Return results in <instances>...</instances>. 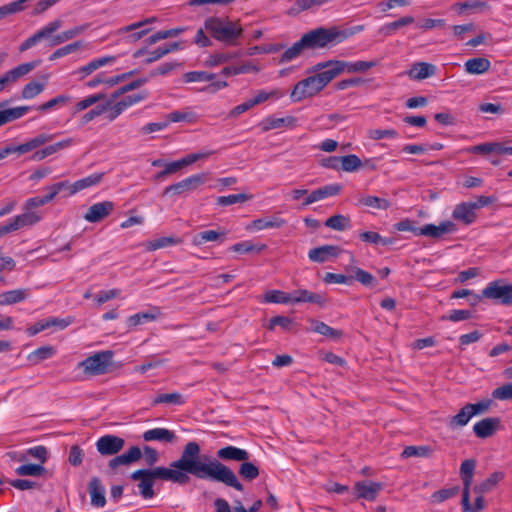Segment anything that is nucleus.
<instances>
[{
	"mask_svg": "<svg viewBox=\"0 0 512 512\" xmlns=\"http://www.w3.org/2000/svg\"><path fill=\"white\" fill-rule=\"evenodd\" d=\"M206 180L205 174L191 175L175 184L167 186L164 190V195L173 194L180 195L196 190Z\"/></svg>",
	"mask_w": 512,
	"mask_h": 512,
	"instance_id": "10",
	"label": "nucleus"
},
{
	"mask_svg": "<svg viewBox=\"0 0 512 512\" xmlns=\"http://www.w3.org/2000/svg\"><path fill=\"white\" fill-rule=\"evenodd\" d=\"M75 144V140L73 138L62 139L54 144L47 145L42 149H38L31 156V160L33 161H42L45 158L67 148H70Z\"/></svg>",
	"mask_w": 512,
	"mask_h": 512,
	"instance_id": "20",
	"label": "nucleus"
},
{
	"mask_svg": "<svg viewBox=\"0 0 512 512\" xmlns=\"http://www.w3.org/2000/svg\"><path fill=\"white\" fill-rule=\"evenodd\" d=\"M89 494L91 497V504L95 507L101 508L106 504L105 488L97 477H93L89 482Z\"/></svg>",
	"mask_w": 512,
	"mask_h": 512,
	"instance_id": "28",
	"label": "nucleus"
},
{
	"mask_svg": "<svg viewBox=\"0 0 512 512\" xmlns=\"http://www.w3.org/2000/svg\"><path fill=\"white\" fill-rule=\"evenodd\" d=\"M198 119V115L193 112L190 108L185 110H176L167 115L168 123H177V122H188L195 123Z\"/></svg>",
	"mask_w": 512,
	"mask_h": 512,
	"instance_id": "43",
	"label": "nucleus"
},
{
	"mask_svg": "<svg viewBox=\"0 0 512 512\" xmlns=\"http://www.w3.org/2000/svg\"><path fill=\"white\" fill-rule=\"evenodd\" d=\"M491 62L485 57L470 58L465 61L464 69L470 75H482L489 71Z\"/></svg>",
	"mask_w": 512,
	"mask_h": 512,
	"instance_id": "31",
	"label": "nucleus"
},
{
	"mask_svg": "<svg viewBox=\"0 0 512 512\" xmlns=\"http://www.w3.org/2000/svg\"><path fill=\"white\" fill-rule=\"evenodd\" d=\"M204 28L216 41L229 46L237 45L244 32L240 22L229 17H208Z\"/></svg>",
	"mask_w": 512,
	"mask_h": 512,
	"instance_id": "3",
	"label": "nucleus"
},
{
	"mask_svg": "<svg viewBox=\"0 0 512 512\" xmlns=\"http://www.w3.org/2000/svg\"><path fill=\"white\" fill-rule=\"evenodd\" d=\"M124 439L115 435H105L96 442L97 450L102 455H114L124 446Z\"/></svg>",
	"mask_w": 512,
	"mask_h": 512,
	"instance_id": "16",
	"label": "nucleus"
},
{
	"mask_svg": "<svg viewBox=\"0 0 512 512\" xmlns=\"http://www.w3.org/2000/svg\"><path fill=\"white\" fill-rule=\"evenodd\" d=\"M28 0H16L0 7V19L24 10V3Z\"/></svg>",
	"mask_w": 512,
	"mask_h": 512,
	"instance_id": "56",
	"label": "nucleus"
},
{
	"mask_svg": "<svg viewBox=\"0 0 512 512\" xmlns=\"http://www.w3.org/2000/svg\"><path fill=\"white\" fill-rule=\"evenodd\" d=\"M264 301L267 303L288 304L291 303L290 293L280 290H269L264 295Z\"/></svg>",
	"mask_w": 512,
	"mask_h": 512,
	"instance_id": "52",
	"label": "nucleus"
},
{
	"mask_svg": "<svg viewBox=\"0 0 512 512\" xmlns=\"http://www.w3.org/2000/svg\"><path fill=\"white\" fill-rule=\"evenodd\" d=\"M213 153H214V151H212V150H206V151L188 154L179 160H176V161H173L170 163H166L165 168H164V173H167V175L173 174L184 166H188V165L195 163L196 161L208 158Z\"/></svg>",
	"mask_w": 512,
	"mask_h": 512,
	"instance_id": "14",
	"label": "nucleus"
},
{
	"mask_svg": "<svg viewBox=\"0 0 512 512\" xmlns=\"http://www.w3.org/2000/svg\"><path fill=\"white\" fill-rule=\"evenodd\" d=\"M368 137L372 140L397 139L399 133L394 129H370Z\"/></svg>",
	"mask_w": 512,
	"mask_h": 512,
	"instance_id": "58",
	"label": "nucleus"
},
{
	"mask_svg": "<svg viewBox=\"0 0 512 512\" xmlns=\"http://www.w3.org/2000/svg\"><path fill=\"white\" fill-rule=\"evenodd\" d=\"M325 226L335 231H345L351 228V221L348 216L337 214L329 217Z\"/></svg>",
	"mask_w": 512,
	"mask_h": 512,
	"instance_id": "45",
	"label": "nucleus"
},
{
	"mask_svg": "<svg viewBox=\"0 0 512 512\" xmlns=\"http://www.w3.org/2000/svg\"><path fill=\"white\" fill-rule=\"evenodd\" d=\"M215 78V74L206 71H189L183 76V80L186 83L192 82H208Z\"/></svg>",
	"mask_w": 512,
	"mask_h": 512,
	"instance_id": "53",
	"label": "nucleus"
},
{
	"mask_svg": "<svg viewBox=\"0 0 512 512\" xmlns=\"http://www.w3.org/2000/svg\"><path fill=\"white\" fill-rule=\"evenodd\" d=\"M148 96L147 91H143L137 94L127 95L121 100L114 104L107 103V118L109 121H114L118 118L126 109L129 107L145 100Z\"/></svg>",
	"mask_w": 512,
	"mask_h": 512,
	"instance_id": "8",
	"label": "nucleus"
},
{
	"mask_svg": "<svg viewBox=\"0 0 512 512\" xmlns=\"http://www.w3.org/2000/svg\"><path fill=\"white\" fill-rule=\"evenodd\" d=\"M28 296L27 290L15 289L0 294V305H12L25 300Z\"/></svg>",
	"mask_w": 512,
	"mask_h": 512,
	"instance_id": "41",
	"label": "nucleus"
},
{
	"mask_svg": "<svg viewBox=\"0 0 512 512\" xmlns=\"http://www.w3.org/2000/svg\"><path fill=\"white\" fill-rule=\"evenodd\" d=\"M500 424L497 417L484 418L473 425V432L478 438H488L494 434Z\"/></svg>",
	"mask_w": 512,
	"mask_h": 512,
	"instance_id": "23",
	"label": "nucleus"
},
{
	"mask_svg": "<svg viewBox=\"0 0 512 512\" xmlns=\"http://www.w3.org/2000/svg\"><path fill=\"white\" fill-rule=\"evenodd\" d=\"M363 29V25L354 26L349 29H339L335 26L328 28L319 27L305 33L302 36V42L305 43L308 50L323 49L342 43Z\"/></svg>",
	"mask_w": 512,
	"mask_h": 512,
	"instance_id": "2",
	"label": "nucleus"
},
{
	"mask_svg": "<svg viewBox=\"0 0 512 512\" xmlns=\"http://www.w3.org/2000/svg\"><path fill=\"white\" fill-rule=\"evenodd\" d=\"M482 297L496 301L497 303L505 306H511L512 284H505L504 280L501 279L492 281L482 290L481 295L473 296L471 304L476 305Z\"/></svg>",
	"mask_w": 512,
	"mask_h": 512,
	"instance_id": "4",
	"label": "nucleus"
},
{
	"mask_svg": "<svg viewBox=\"0 0 512 512\" xmlns=\"http://www.w3.org/2000/svg\"><path fill=\"white\" fill-rule=\"evenodd\" d=\"M452 218L465 225H470L476 220V212L471 202L457 204L452 212Z\"/></svg>",
	"mask_w": 512,
	"mask_h": 512,
	"instance_id": "22",
	"label": "nucleus"
},
{
	"mask_svg": "<svg viewBox=\"0 0 512 512\" xmlns=\"http://www.w3.org/2000/svg\"><path fill=\"white\" fill-rule=\"evenodd\" d=\"M463 482L462 509L464 512H475L470 504V487L473 482V476L461 475Z\"/></svg>",
	"mask_w": 512,
	"mask_h": 512,
	"instance_id": "47",
	"label": "nucleus"
},
{
	"mask_svg": "<svg viewBox=\"0 0 512 512\" xmlns=\"http://www.w3.org/2000/svg\"><path fill=\"white\" fill-rule=\"evenodd\" d=\"M456 231V225L452 221H443L439 225L426 224L419 228L418 236H427L430 238H440L444 234Z\"/></svg>",
	"mask_w": 512,
	"mask_h": 512,
	"instance_id": "19",
	"label": "nucleus"
},
{
	"mask_svg": "<svg viewBox=\"0 0 512 512\" xmlns=\"http://www.w3.org/2000/svg\"><path fill=\"white\" fill-rule=\"evenodd\" d=\"M311 331L329 338H336L340 336V332L324 322L318 320H311Z\"/></svg>",
	"mask_w": 512,
	"mask_h": 512,
	"instance_id": "49",
	"label": "nucleus"
},
{
	"mask_svg": "<svg viewBox=\"0 0 512 512\" xmlns=\"http://www.w3.org/2000/svg\"><path fill=\"white\" fill-rule=\"evenodd\" d=\"M113 356L111 350L99 351L79 362L78 367L88 376L103 375L112 364Z\"/></svg>",
	"mask_w": 512,
	"mask_h": 512,
	"instance_id": "5",
	"label": "nucleus"
},
{
	"mask_svg": "<svg viewBox=\"0 0 512 512\" xmlns=\"http://www.w3.org/2000/svg\"><path fill=\"white\" fill-rule=\"evenodd\" d=\"M359 204L365 207L374 208L377 210H387L390 208L391 203L385 198L377 196L366 195L359 199Z\"/></svg>",
	"mask_w": 512,
	"mask_h": 512,
	"instance_id": "44",
	"label": "nucleus"
},
{
	"mask_svg": "<svg viewBox=\"0 0 512 512\" xmlns=\"http://www.w3.org/2000/svg\"><path fill=\"white\" fill-rule=\"evenodd\" d=\"M291 303H314L323 305L326 299L323 295L310 292L306 289H300L290 293Z\"/></svg>",
	"mask_w": 512,
	"mask_h": 512,
	"instance_id": "30",
	"label": "nucleus"
},
{
	"mask_svg": "<svg viewBox=\"0 0 512 512\" xmlns=\"http://www.w3.org/2000/svg\"><path fill=\"white\" fill-rule=\"evenodd\" d=\"M225 239V232H218L215 230L201 231L193 236L192 244L195 246H201L207 242L220 241L223 242Z\"/></svg>",
	"mask_w": 512,
	"mask_h": 512,
	"instance_id": "36",
	"label": "nucleus"
},
{
	"mask_svg": "<svg viewBox=\"0 0 512 512\" xmlns=\"http://www.w3.org/2000/svg\"><path fill=\"white\" fill-rule=\"evenodd\" d=\"M382 489L383 484L380 482L370 480L358 481L354 485L355 498L367 501H375Z\"/></svg>",
	"mask_w": 512,
	"mask_h": 512,
	"instance_id": "12",
	"label": "nucleus"
},
{
	"mask_svg": "<svg viewBox=\"0 0 512 512\" xmlns=\"http://www.w3.org/2000/svg\"><path fill=\"white\" fill-rule=\"evenodd\" d=\"M239 467V475L245 479L252 481L259 476V468L252 462L242 461Z\"/></svg>",
	"mask_w": 512,
	"mask_h": 512,
	"instance_id": "54",
	"label": "nucleus"
},
{
	"mask_svg": "<svg viewBox=\"0 0 512 512\" xmlns=\"http://www.w3.org/2000/svg\"><path fill=\"white\" fill-rule=\"evenodd\" d=\"M257 71H258V69L256 66H254L250 63H247V64H243V65L224 67L221 70L220 75H222L224 77H229V76H233V75H240V74H245V73H249V72H257Z\"/></svg>",
	"mask_w": 512,
	"mask_h": 512,
	"instance_id": "51",
	"label": "nucleus"
},
{
	"mask_svg": "<svg viewBox=\"0 0 512 512\" xmlns=\"http://www.w3.org/2000/svg\"><path fill=\"white\" fill-rule=\"evenodd\" d=\"M15 472L19 476L39 477V476H43L47 472V470L41 464L28 463V464H23V465L18 466L15 469Z\"/></svg>",
	"mask_w": 512,
	"mask_h": 512,
	"instance_id": "46",
	"label": "nucleus"
},
{
	"mask_svg": "<svg viewBox=\"0 0 512 512\" xmlns=\"http://www.w3.org/2000/svg\"><path fill=\"white\" fill-rule=\"evenodd\" d=\"M324 88L315 75L299 81L292 89L290 98L293 102H300L318 94Z\"/></svg>",
	"mask_w": 512,
	"mask_h": 512,
	"instance_id": "7",
	"label": "nucleus"
},
{
	"mask_svg": "<svg viewBox=\"0 0 512 512\" xmlns=\"http://www.w3.org/2000/svg\"><path fill=\"white\" fill-rule=\"evenodd\" d=\"M430 449L427 446H407L404 448L401 456L403 458L410 457H426L429 455Z\"/></svg>",
	"mask_w": 512,
	"mask_h": 512,
	"instance_id": "63",
	"label": "nucleus"
},
{
	"mask_svg": "<svg viewBox=\"0 0 512 512\" xmlns=\"http://www.w3.org/2000/svg\"><path fill=\"white\" fill-rule=\"evenodd\" d=\"M142 438L146 442L159 441L164 443H172L176 439V435L173 431L167 428H153L145 431L142 434Z\"/></svg>",
	"mask_w": 512,
	"mask_h": 512,
	"instance_id": "26",
	"label": "nucleus"
},
{
	"mask_svg": "<svg viewBox=\"0 0 512 512\" xmlns=\"http://www.w3.org/2000/svg\"><path fill=\"white\" fill-rule=\"evenodd\" d=\"M285 225V220L279 217H264L253 220L247 229L250 231H261L265 229L281 228Z\"/></svg>",
	"mask_w": 512,
	"mask_h": 512,
	"instance_id": "33",
	"label": "nucleus"
},
{
	"mask_svg": "<svg viewBox=\"0 0 512 512\" xmlns=\"http://www.w3.org/2000/svg\"><path fill=\"white\" fill-rule=\"evenodd\" d=\"M305 49H307V48L305 46V43L302 42V37H301L300 40L295 42L291 47H289L288 49H286L284 51V53L282 54V56L280 58V62L287 63V62H290V61L296 59L297 57L300 56L302 51Z\"/></svg>",
	"mask_w": 512,
	"mask_h": 512,
	"instance_id": "48",
	"label": "nucleus"
},
{
	"mask_svg": "<svg viewBox=\"0 0 512 512\" xmlns=\"http://www.w3.org/2000/svg\"><path fill=\"white\" fill-rule=\"evenodd\" d=\"M25 455L30 456L39 461L38 464L43 465L48 458V450L45 446H34L26 450Z\"/></svg>",
	"mask_w": 512,
	"mask_h": 512,
	"instance_id": "64",
	"label": "nucleus"
},
{
	"mask_svg": "<svg viewBox=\"0 0 512 512\" xmlns=\"http://www.w3.org/2000/svg\"><path fill=\"white\" fill-rule=\"evenodd\" d=\"M338 253V247L333 245H324L311 249L308 253V257L313 262L324 263L329 258L338 256Z\"/></svg>",
	"mask_w": 512,
	"mask_h": 512,
	"instance_id": "27",
	"label": "nucleus"
},
{
	"mask_svg": "<svg viewBox=\"0 0 512 512\" xmlns=\"http://www.w3.org/2000/svg\"><path fill=\"white\" fill-rule=\"evenodd\" d=\"M44 83L31 81L27 83L22 90V98L32 99L39 95L44 90Z\"/></svg>",
	"mask_w": 512,
	"mask_h": 512,
	"instance_id": "59",
	"label": "nucleus"
},
{
	"mask_svg": "<svg viewBox=\"0 0 512 512\" xmlns=\"http://www.w3.org/2000/svg\"><path fill=\"white\" fill-rule=\"evenodd\" d=\"M116 60H117V56H114V55L101 56V57L92 59L91 61H89L87 64H85L83 66H80L79 68H77V70L74 73L80 79H85L89 75H91L93 72H95L96 70H98L104 66L114 64L116 62Z\"/></svg>",
	"mask_w": 512,
	"mask_h": 512,
	"instance_id": "13",
	"label": "nucleus"
},
{
	"mask_svg": "<svg viewBox=\"0 0 512 512\" xmlns=\"http://www.w3.org/2000/svg\"><path fill=\"white\" fill-rule=\"evenodd\" d=\"M313 71L317 72L315 76L323 88L343 72L341 68V61L339 60H329L318 63L313 67Z\"/></svg>",
	"mask_w": 512,
	"mask_h": 512,
	"instance_id": "9",
	"label": "nucleus"
},
{
	"mask_svg": "<svg viewBox=\"0 0 512 512\" xmlns=\"http://www.w3.org/2000/svg\"><path fill=\"white\" fill-rule=\"evenodd\" d=\"M378 65V61L371 60V61H355V62H345L341 61V68L342 71H347L349 73H363L368 71L371 68H374Z\"/></svg>",
	"mask_w": 512,
	"mask_h": 512,
	"instance_id": "38",
	"label": "nucleus"
},
{
	"mask_svg": "<svg viewBox=\"0 0 512 512\" xmlns=\"http://www.w3.org/2000/svg\"><path fill=\"white\" fill-rule=\"evenodd\" d=\"M158 21L157 17H148V18H145L143 20H140V21H137V22H134L132 24H129L127 26H124V27H121L117 30V35H122V34H125V33H129L131 31H135L137 29H140V28H147L146 26L147 25H151V24H154Z\"/></svg>",
	"mask_w": 512,
	"mask_h": 512,
	"instance_id": "55",
	"label": "nucleus"
},
{
	"mask_svg": "<svg viewBox=\"0 0 512 512\" xmlns=\"http://www.w3.org/2000/svg\"><path fill=\"white\" fill-rule=\"evenodd\" d=\"M334 162H340L341 168L345 172H354L361 167V160L355 154H349L346 156H339L332 158Z\"/></svg>",
	"mask_w": 512,
	"mask_h": 512,
	"instance_id": "42",
	"label": "nucleus"
},
{
	"mask_svg": "<svg viewBox=\"0 0 512 512\" xmlns=\"http://www.w3.org/2000/svg\"><path fill=\"white\" fill-rule=\"evenodd\" d=\"M436 66L427 62H416L407 71L409 78L413 80H423L436 74Z\"/></svg>",
	"mask_w": 512,
	"mask_h": 512,
	"instance_id": "25",
	"label": "nucleus"
},
{
	"mask_svg": "<svg viewBox=\"0 0 512 512\" xmlns=\"http://www.w3.org/2000/svg\"><path fill=\"white\" fill-rule=\"evenodd\" d=\"M113 210V202H98L88 208L87 212L84 215V219L90 223H96L109 216Z\"/></svg>",
	"mask_w": 512,
	"mask_h": 512,
	"instance_id": "18",
	"label": "nucleus"
},
{
	"mask_svg": "<svg viewBox=\"0 0 512 512\" xmlns=\"http://www.w3.org/2000/svg\"><path fill=\"white\" fill-rule=\"evenodd\" d=\"M104 175V172H96L75 181L74 183H72V186L70 187V196L75 195L76 193L84 189L98 185L102 181Z\"/></svg>",
	"mask_w": 512,
	"mask_h": 512,
	"instance_id": "29",
	"label": "nucleus"
},
{
	"mask_svg": "<svg viewBox=\"0 0 512 512\" xmlns=\"http://www.w3.org/2000/svg\"><path fill=\"white\" fill-rule=\"evenodd\" d=\"M54 134L40 133L30 138L26 142L19 145H7L0 149V160H3L10 154H16L17 156L36 150L40 146L50 142L54 138Z\"/></svg>",
	"mask_w": 512,
	"mask_h": 512,
	"instance_id": "6",
	"label": "nucleus"
},
{
	"mask_svg": "<svg viewBox=\"0 0 512 512\" xmlns=\"http://www.w3.org/2000/svg\"><path fill=\"white\" fill-rule=\"evenodd\" d=\"M70 101H71V97L69 95L62 94V95H58V96L50 99L49 101L43 103L37 109L39 111H48V110L53 109L56 106L65 105L66 103H68Z\"/></svg>",
	"mask_w": 512,
	"mask_h": 512,
	"instance_id": "62",
	"label": "nucleus"
},
{
	"mask_svg": "<svg viewBox=\"0 0 512 512\" xmlns=\"http://www.w3.org/2000/svg\"><path fill=\"white\" fill-rule=\"evenodd\" d=\"M160 310L157 307H153L148 312H140L136 313L134 315H131L128 318V325L130 327H135L139 324L145 323V322H151L157 319L160 316Z\"/></svg>",
	"mask_w": 512,
	"mask_h": 512,
	"instance_id": "39",
	"label": "nucleus"
},
{
	"mask_svg": "<svg viewBox=\"0 0 512 512\" xmlns=\"http://www.w3.org/2000/svg\"><path fill=\"white\" fill-rule=\"evenodd\" d=\"M29 110H30L29 106L5 108V104H0V126L21 118Z\"/></svg>",
	"mask_w": 512,
	"mask_h": 512,
	"instance_id": "34",
	"label": "nucleus"
},
{
	"mask_svg": "<svg viewBox=\"0 0 512 512\" xmlns=\"http://www.w3.org/2000/svg\"><path fill=\"white\" fill-rule=\"evenodd\" d=\"M238 55H239V53H230V52L214 53L206 59L205 65L208 67H216V66H219L221 64L231 61L235 57H238Z\"/></svg>",
	"mask_w": 512,
	"mask_h": 512,
	"instance_id": "50",
	"label": "nucleus"
},
{
	"mask_svg": "<svg viewBox=\"0 0 512 512\" xmlns=\"http://www.w3.org/2000/svg\"><path fill=\"white\" fill-rule=\"evenodd\" d=\"M473 417L474 416L471 414V411L466 404L459 410V412L456 415L449 418L447 426L452 430L464 427L469 423V421Z\"/></svg>",
	"mask_w": 512,
	"mask_h": 512,
	"instance_id": "37",
	"label": "nucleus"
},
{
	"mask_svg": "<svg viewBox=\"0 0 512 512\" xmlns=\"http://www.w3.org/2000/svg\"><path fill=\"white\" fill-rule=\"evenodd\" d=\"M504 478V473L497 471L490 474L484 481L474 486L473 491L476 494H485L498 485V483Z\"/></svg>",
	"mask_w": 512,
	"mask_h": 512,
	"instance_id": "35",
	"label": "nucleus"
},
{
	"mask_svg": "<svg viewBox=\"0 0 512 512\" xmlns=\"http://www.w3.org/2000/svg\"><path fill=\"white\" fill-rule=\"evenodd\" d=\"M82 46V41H76L70 44H67L57 50H55L49 57V60L53 61L56 59H59L61 57H64L68 54L73 53L77 49H79Z\"/></svg>",
	"mask_w": 512,
	"mask_h": 512,
	"instance_id": "60",
	"label": "nucleus"
},
{
	"mask_svg": "<svg viewBox=\"0 0 512 512\" xmlns=\"http://www.w3.org/2000/svg\"><path fill=\"white\" fill-rule=\"evenodd\" d=\"M185 397L179 392L158 394L152 400V405L156 406L159 404H171L175 406H181L185 404Z\"/></svg>",
	"mask_w": 512,
	"mask_h": 512,
	"instance_id": "40",
	"label": "nucleus"
},
{
	"mask_svg": "<svg viewBox=\"0 0 512 512\" xmlns=\"http://www.w3.org/2000/svg\"><path fill=\"white\" fill-rule=\"evenodd\" d=\"M62 26L61 20H53L49 22L47 25L42 27L40 30H38L36 33H34L32 36L27 38L24 42L21 43L19 46V51L24 52L36 44H38L42 39L50 37L55 31L60 29Z\"/></svg>",
	"mask_w": 512,
	"mask_h": 512,
	"instance_id": "11",
	"label": "nucleus"
},
{
	"mask_svg": "<svg viewBox=\"0 0 512 512\" xmlns=\"http://www.w3.org/2000/svg\"><path fill=\"white\" fill-rule=\"evenodd\" d=\"M41 219L42 216L38 212L25 210L22 214L9 219L7 226L11 233L27 226H33Z\"/></svg>",
	"mask_w": 512,
	"mask_h": 512,
	"instance_id": "17",
	"label": "nucleus"
},
{
	"mask_svg": "<svg viewBox=\"0 0 512 512\" xmlns=\"http://www.w3.org/2000/svg\"><path fill=\"white\" fill-rule=\"evenodd\" d=\"M55 349L52 346H42L31 352L28 356L30 361L40 362L52 357Z\"/></svg>",
	"mask_w": 512,
	"mask_h": 512,
	"instance_id": "57",
	"label": "nucleus"
},
{
	"mask_svg": "<svg viewBox=\"0 0 512 512\" xmlns=\"http://www.w3.org/2000/svg\"><path fill=\"white\" fill-rule=\"evenodd\" d=\"M341 186L339 184H328L312 191L306 198L303 205L308 206L317 201L326 199L339 194Z\"/></svg>",
	"mask_w": 512,
	"mask_h": 512,
	"instance_id": "24",
	"label": "nucleus"
},
{
	"mask_svg": "<svg viewBox=\"0 0 512 512\" xmlns=\"http://www.w3.org/2000/svg\"><path fill=\"white\" fill-rule=\"evenodd\" d=\"M37 64L38 62L36 61L23 63L0 76V92L4 90L7 84L13 83L19 78L30 73L37 66Z\"/></svg>",
	"mask_w": 512,
	"mask_h": 512,
	"instance_id": "15",
	"label": "nucleus"
},
{
	"mask_svg": "<svg viewBox=\"0 0 512 512\" xmlns=\"http://www.w3.org/2000/svg\"><path fill=\"white\" fill-rule=\"evenodd\" d=\"M200 451L199 444L190 441L185 445L180 458L171 462L170 468L158 466L152 469H139L131 474V479L139 481V493L144 499H151L154 496L153 485L156 480L185 485L190 480L189 474L199 479L223 483L239 492L244 490L236 474L219 460L200 461Z\"/></svg>",
	"mask_w": 512,
	"mask_h": 512,
	"instance_id": "1",
	"label": "nucleus"
},
{
	"mask_svg": "<svg viewBox=\"0 0 512 512\" xmlns=\"http://www.w3.org/2000/svg\"><path fill=\"white\" fill-rule=\"evenodd\" d=\"M296 119L292 116L286 117H275L273 115L267 116L261 120L258 124L262 132H267L274 129H279L283 127L294 128L296 126Z\"/></svg>",
	"mask_w": 512,
	"mask_h": 512,
	"instance_id": "21",
	"label": "nucleus"
},
{
	"mask_svg": "<svg viewBox=\"0 0 512 512\" xmlns=\"http://www.w3.org/2000/svg\"><path fill=\"white\" fill-rule=\"evenodd\" d=\"M217 457L222 460L247 461L250 457L248 451L236 446H226L217 451Z\"/></svg>",
	"mask_w": 512,
	"mask_h": 512,
	"instance_id": "32",
	"label": "nucleus"
},
{
	"mask_svg": "<svg viewBox=\"0 0 512 512\" xmlns=\"http://www.w3.org/2000/svg\"><path fill=\"white\" fill-rule=\"evenodd\" d=\"M180 243V240L174 237H161L158 239H155L153 241H150L148 243V250L155 251L164 247L176 245Z\"/></svg>",
	"mask_w": 512,
	"mask_h": 512,
	"instance_id": "61",
	"label": "nucleus"
}]
</instances>
